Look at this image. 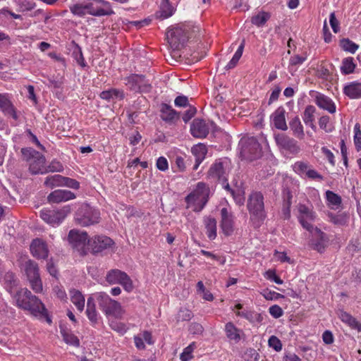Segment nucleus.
Returning a JSON list of instances; mask_svg holds the SVG:
<instances>
[{
    "mask_svg": "<svg viewBox=\"0 0 361 361\" xmlns=\"http://www.w3.org/2000/svg\"><path fill=\"white\" fill-rule=\"evenodd\" d=\"M13 298L18 307L29 311L35 317H47V310L44 303L27 288H20Z\"/></svg>",
    "mask_w": 361,
    "mask_h": 361,
    "instance_id": "1",
    "label": "nucleus"
},
{
    "mask_svg": "<svg viewBox=\"0 0 361 361\" xmlns=\"http://www.w3.org/2000/svg\"><path fill=\"white\" fill-rule=\"evenodd\" d=\"M194 28L195 27L190 23H180L168 28L166 39L173 51L184 47L188 39L192 37L191 33L195 32Z\"/></svg>",
    "mask_w": 361,
    "mask_h": 361,
    "instance_id": "2",
    "label": "nucleus"
},
{
    "mask_svg": "<svg viewBox=\"0 0 361 361\" xmlns=\"http://www.w3.org/2000/svg\"><path fill=\"white\" fill-rule=\"evenodd\" d=\"M247 207L253 225L256 228L259 227L267 217L263 195L260 192H252L249 195Z\"/></svg>",
    "mask_w": 361,
    "mask_h": 361,
    "instance_id": "3",
    "label": "nucleus"
},
{
    "mask_svg": "<svg viewBox=\"0 0 361 361\" xmlns=\"http://www.w3.org/2000/svg\"><path fill=\"white\" fill-rule=\"evenodd\" d=\"M209 186L203 182H199L195 189L185 197L186 207L192 208L195 212H201L209 200Z\"/></svg>",
    "mask_w": 361,
    "mask_h": 361,
    "instance_id": "4",
    "label": "nucleus"
},
{
    "mask_svg": "<svg viewBox=\"0 0 361 361\" xmlns=\"http://www.w3.org/2000/svg\"><path fill=\"white\" fill-rule=\"evenodd\" d=\"M21 153L23 160L27 162L31 174L47 173L46 158L42 154L30 147L22 148Z\"/></svg>",
    "mask_w": 361,
    "mask_h": 361,
    "instance_id": "5",
    "label": "nucleus"
},
{
    "mask_svg": "<svg viewBox=\"0 0 361 361\" xmlns=\"http://www.w3.org/2000/svg\"><path fill=\"white\" fill-rule=\"evenodd\" d=\"M94 297L99 308L106 317H122L123 310L121 304L116 300H113L107 293L104 292L97 293L94 294Z\"/></svg>",
    "mask_w": 361,
    "mask_h": 361,
    "instance_id": "6",
    "label": "nucleus"
},
{
    "mask_svg": "<svg viewBox=\"0 0 361 361\" xmlns=\"http://www.w3.org/2000/svg\"><path fill=\"white\" fill-rule=\"evenodd\" d=\"M238 145L243 159L252 161L260 157L262 155L260 145L254 137L245 136L242 137Z\"/></svg>",
    "mask_w": 361,
    "mask_h": 361,
    "instance_id": "7",
    "label": "nucleus"
},
{
    "mask_svg": "<svg viewBox=\"0 0 361 361\" xmlns=\"http://www.w3.org/2000/svg\"><path fill=\"white\" fill-rule=\"evenodd\" d=\"M99 212L87 204H82L75 214L76 224L81 226H89L99 221Z\"/></svg>",
    "mask_w": 361,
    "mask_h": 361,
    "instance_id": "8",
    "label": "nucleus"
},
{
    "mask_svg": "<svg viewBox=\"0 0 361 361\" xmlns=\"http://www.w3.org/2000/svg\"><path fill=\"white\" fill-rule=\"evenodd\" d=\"M24 270L32 290L36 293H42L43 285L38 264L35 261L29 259L24 264Z\"/></svg>",
    "mask_w": 361,
    "mask_h": 361,
    "instance_id": "9",
    "label": "nucleus"
},
{
    "mask_svg": "<svg viewBox=\"0 0 361 361\" xmlns=\"http://www.w3.org/2000/svg\"><path fill=\"white\" fill-rule=\"evenodd\" d=\"M230 171V164L227 160H216L210 167L208 175L210 178L218 179L222 181L223 184L226 183V188L230 190L228 183V176Z\"/></svg>",
    "mask_w": 361,
    "mask_h": 361,
    "instance_id": "10",
    "label": "nucleus"
},
{
    "mask_svg": "<svg viewBox=\"0 0 361 361\" xmlns=\"http://www.w3.org/2000/svg\"><path fill=\"white\" fill-rule=\"evenodd\" d=\"M71 213L69 205L64 206L60 209L50 210L44 209L40 211V217L52 226H59Z\"/></svg>",
    "mask_w": 361,
    "mask_h": 361,
    "instance_id": "11",
    "label": "nucleus"
},
{
    "mask_svg": "<svg viewBox=\"0 0 361 361\" xmlns=\"http://www.w3.org/2000/svg\"><path fill=\"white\" fill-rule=\"evenodd\" d=\"M106 281L111 285L120 284L123 289L130 293L133 289V284L130 276L119 269H111L106 274Z\"/></svg>",
    "mask_w": 361,
    "mask_h": 361,
    "instance_id": "12",
    "label": "nucleus"
},
{
    "mask_svg": "<svg viewBox=\"0 0 361 361\" xmlns=\"http://www.w3.org/2000/svg\"><path fill=\"white\" fill-rule=\"evenodd\" d=\"M297 217L301 226L309 232H312L314 229L312 223L316 219V214L312 207L300 203L297 206Z\"/></svg>",
    "mask_w": 361,
    "mask_h": 361,
    "instance_id": "13",
    "label": "nucleus"
},
{
    "mask_svg": "<svg viewBox=\"0 0 361 361\" xmlns=\"http://www.w3.org/2000/svg\"><path fill=\"white\" fill-rule=\"evenodd\" d=\"M274 139L279 149L286 150L290 154H296L300 151L298 142L286 134H277L275 135Z\"/></svg>",
    "mask_w": 361,
    "mask_h": 361,
    "instance_id": "14",
    "label": "nucleus"
},
{
    "mask_svg": "<svg viewBox=\"0 0 361 361\" xmlns=\"http://www.w3.org/2000/svg\"><path fill=\"white\" fill-rule=\"evenodd\" d=\"M114 241L106 235H97L88 240V245L93 253H99L111 248Z\"/></svg>",
    "mask_w": 361,
    "mask_h": 361,
    "instance_id": "15",
    "label": "nucleus"
},
{
    "mask_svg": "<svg viewBox=\"0 0 361 361\" xmlns=\"http://www.w3.org/2000/svg\"><path fill=\"white\" fill-rule=\"evenodd\" d=\"M30 252L32 256L37 259H47L49 255L47 243L39 238L34 239L32 241Z\"/></svg>",
    "mask_w": 361,
    "mask_h": 361,
    "instance_id": "16",
    "label": "nucleus"
},
{
    "mask_svg": "<svg viewBox=\"0 0 361 361\" xmlns=\"http://www.w3.org/2000/svg\"><path fill=\"white\" fill-rule=\"evenodd\" d=\"M313 97V95H312ZM315 104L324 110L327 111L330 114H334L336 110L335 103L329 97L318 92H314V95Z\"/></svg>",
    "mask_w": 361,
    "mask_h": 361,
    "instance_id": "17",
    "label": "nucleus"
},
{
    "mask_svg": "<svg viewBox=\"0 0 361 361\" xmlns=\"http://www.w3.org/2000/svg\"><path fill=\"white\" fill-rule=\"evenodd\" d=\"M190 132L195 137L204 138L209 134V128L204 121L195 118L191 123Z\"/></svg>",
    "mask_w": 361,
    "mask_h": 361,
    "instance_id": "18",
    "label": "nucleus"
},
{
    "mask_svg": "<svg viewBox=\"0 0 361 361\" xmlns=\"http://www.w3.org/2000/svg\"><path fill=\"white\" fill-rule=\"evenodd\" d=\"M0 110L5 116H11L16 121L18 119L16 109L10 101L8 94L6 93L0 94Z\"/></svg>",
    "mask_w": 361,
    "mask_h": 361,
    "instance_id": "19",
    "label": "nucleus"
},
{
    "mask_svg": "<svg viewBox=\"0 0 361 361\" xmlns=\"http://www.w3.org/2000/svg\"><path fill=\"white\" fill-rule=\"evenodd\" d=\"M75 198L73 192L67 190H56L51 192L47 197L49 203H60Z\"/></svg>",
    "mask_w": 361,
    "mask_h": 361,
    "instance_id": "20",
    "label": "nucleus"
},
{
    "mask_svg": "<svg viewBox=\"0 0 361 361\" xmlns=\"http://www.w3.org/2000/svg\"><path fill=\"white\" fill-rule=\"evenodd\" d=\"M221 227L226 235H231L233 232V216L226 208L221 210Z\"/></svg>",
    "mask_w": 361,
    "mask_h": 361,
    "instance_id": "21",
    "label": "nucleus"
},
{
    "mask_svg": "<svg viewBox=\"0 0 361 361\" xmlns=\"http://www.w3.org/2000/svg\"><path fill=\"white\" fill-rule=\"evenodd\" d=\"M68 240L75 247H83L89 240L86 232L72 229L68 233Z\"/></svg>",
    "mask_w": 361,
    "mask_h": 361,
    "instance_id": "22",
    "label": "nucleus"
},
{
    "mask_svg": "<svg viewBox=\"0 0 361 361\" xmlns=\"http://www.w3.org/2000/svg\"><path fill=\"white\" fill-rule=\"evenodd\" d=\"M86 314L91 324L93 326L98 324L102 319L99 313L96 309L94 299L92 297H89L87 298Z\"/></svg>",
    "mask_w": 361,
    "mask_h": 361,
    "instance_id": "23",
    "label": "nucleus"
},
{
    "mask_svg": "<svg viewBox=\"0 0 361 361\" xmlns=\"http://www.w3.org/2000/svg\"><path fill=\"white\" fill-rule=\"evenodd\" d=\"M286 110L283 106L278 107L275 111L271 114V119L274 126L279 130H287V124L286 121Z\"/></svg>",
    "mask_w": 361,
    "mask_h": 361,
    "instance_id": "24",
    "label": "nucleus"
},
{
    "mask_svg": "<svg viewBox=\"0 0 361 361\" xmlns=\"http://www.w3.org/2000/svg\"><path fill=\"white\" fill-rule=\"evenodd\" d=\"M343 93L351 99H357L361 98V82L353 81L347 83L343 87Z\"/></svg>",
    "mask_w": 361,
    "mask_h": 361,
    "instance_id": "25",
    "label": "nucleus"
},
{
    "mask_svg": "<svg viewBox=\"0 0 361 361\" xmlns=\"http://www.w3.org/2000/svg\"><path fill=\"white\" fill-rule=\"evenodd\" d=\"M191 152L195 157V164L193 166V169L197 170L200 164L205 159L207 153V146L202 143L195 145L192 147Z\"/></svg>",
    "mask_w": 361,
    "mask_h": 361,
    "instance_id": "26",
    "label": "nucleus"
},
{
    "mask_svg": "<svg viewBox=\"0 0 361 361\" xmlns=\"http://www.w3.org/2000/svg\"><path fill=\"white\" fill-rule=\"evenodd\" d=\"M338 318L350 328L361 331V324L357 321L350 314L342 310H339L337 312Z\"/></svg>",
    "mask_w": 361,
    "mask_h": 361,
    "instance_id": "27",
    "label": "nucleus"
},
{
    "mask_svg": "<svg viewBox=\"0 0 361 361\" xmlns=\"http://www.w3.org/2000/svg\"><path fill=\"white\" fill-rule=\"evenodd\" d=\"M315 112L316 108L312 105H308L306 106L302 114V120L304 123L314 130L316 129V126L314 123Z\"/></svg>",
    "mask_w": 361,
    "mask_h": 361,
    "instance_id": "28",
    "label": "nucleus"
},
{
    "mask_svg": "<svg viewBox=\"0 0 361 361\" xmlns=\"http://www.w3.org/2000/svg\"><path fill=\"white\" fill-rule=\"evenodd\" d=\"M290 128L293 131V134L297 138L302 140L305 137L304 128L301 121L298 116H295L289 123Z\"/></svg>",
    "mask_w": 361,
    "mask_h": 361,
    "instance_id": "29",
    "label": "nucleus"
},
{
    "mask_svg": "<svg viewBox=\"0 0 361 361\" xmlns=\"http://www.w3.org/2000/svg\"><path fill=\"white\" fill-rule=\"evenodd\" d=\"M206 234L210 240L216 237V221L214 218L207 216L204 219Z\"/></svg>",
    "mask_w": 361,
    "mask_h": 361,
    "instance_id": "30",
    "label": "nucleus"
},
{
    "mask_svg": "<svg viewBox=\"0 0 361 361\" xmlns=\"http://www.w3.org/2000/svg\"><path fill=\"white\" fill-rule=\"evenodd\" d=\"M160 112L161 118L166 122H171L177 117L176 111L167 104H161Z\"/></svg>",
    "mask_w": 361,
    "mask_h": 361,
    "instance_id": "31",
    "label": "nucleus"
},
{
    "mask_svg": "<svg viewBox=\"0 0 361 361\" xmlns=\"http://www.w3.org/2000/svg\"><path fill=\"white\" fill-rule=\"evenodd\" d=\"M71 300L75 305L77 310L82 312L85 307V297L84 295L77 290H72L70 291Z\"/></svg>",
    "mask_w": 361,
    "mask_h": 361,
    "instance_id": "32",
    "label": "nucleus"
},
{
    "mask_svg": "<svg viewBox=\"0 0 361 361\" xmlns=\"http://www.w3.org/2000/svg\"><path fill=\"white\" fill-rule=\"evenodd\" d=\"M225 331L226 336L231 341H233L235 343H238L240 340V332L238 329L232 322H228L225 326Z\"/></svg>",
    "mask_w": 361,
    "mask_h": 361,
    "instance_id": "33",
    "label": "nucleus"
},
{
    "mask_svg": "<svg viewBox=\"0 0 361 361\" xmlns=\"http://www.w3.org/2000/svg\"><path fill=\"white\" fill-rule=\"evenodd\" d=\"M237 316L243 317L250 322H261L262 317L260 314L251 310H242L235 312Z\"/></svg>",
    "mask_w": 361,
    "mask_h": 361,
    "instance_id": "34",
    "label": "nucleus"
},
{
    "mask_svg": "<svg viewBox=\"0 0 361 361\" xmlns=\"http://www.w3.org/2000/svg\"><path fill=\"white\" fill-rule=\"evenodd\" d=\"M307 59V56L294 55L290 57L288 64V71L293 75L298 70L300 65L302 64Z\"/></svg>",
    "mask_w": 361,
    "mask_h": 361,
    "instance_id": "35",
    "label": "nucleus"
},
{
    "mask_svg": "<svg viewBox=\"0 0 361 361\" xmlns=\"http://www.w3.org/2000/svg\"><path fill=\"white\" fill-rule=\"evenodd\" d=\"M64 176L61 175L56 174L53 176H49L45 178L44 185L47 187L54 188L63 186Z\"/></svg>",
    "mask_w": 361,
    "mask_h": 361,
    "instance_id": "36",
    "label": "nucleus"
},
{
    "mask_svg": "<svg viewBox=\"0 0 361 361\" xmlns=\"http://www.w3.org/2000/svg\"><path fill=\"white\" fill-rule=\"evenodd\" d=\"M126 85L128 87V88L137 92V90H139L138 86L140 83L142 81V75H131L128 77L126 79Z\"/></svg>",
    "mask_w": 361,
    "mask_h": 361,
    "instance_id": "37",
    "label": "nucleus"
},
{
    "mask_svg": "<svg viewBox=\"0 0 361 361\" xmlns=\"http://www.w3.org/2000/svg\"><path fill=\"white\" fill-rule=\"evenodd\" d=\"M85 12L86 14L90 15L92 16H111V12H108L107 11L102 10V8H97L94 6L92 3H87L85 4Z\"/></svg>",
    "mask_w": 361,
    "mask_h": 361,
    "instance_id": "38",
    "label": "nucleus"
},
{
    "mask_svg": "<svg viewBox=\"0 0 361 361\" xmlns=\"http://www.w3.org/2000/svg\"><path fill=\"white\" fill-rule=\"evenodd\" d=\"M61 334L63 337V340L69 345L78 347L80 345V341L76 336H75L72 332L67 331L66 329H61Z\"/></svg>",
    "mask_w": 361,
    "mask_h": 361,
    "instance_id": "39",
    "label": "nucleus"
},
{
    "mask_svg": "<svg viewBox=\"0 0 361 361\" xmlns=\"http://www.w3.org/2000/svg\"><path fill=\"white\" fill-rule=\"evenodd\" d=\"M4 284L6 290L12 294V289L18 286V281L12 272L5 274L4 278Z\"/></svg>",
    "mask_w": 361,
    "mask_h": 361,
    "instance_id": "40",
    "label": "nucleus"
},
{
    "mask_svg": "<svg viewBox=\"0 0 361 361\" xmlns=\"http://www.w3.org/2000/svg\"><path fill=\"white\" fill-rule=\"evenodd\" d=\"M356 67L353 61V58L348 57L343 60L341 67V71L345 75L350 74L354 72Z\"/></svg>",
    "mask_w": 361,
    "mask_h": 361,
    "instance_id": "41",
    "label": "nucleus"
},
{
    "mask_svg": "<svg viewBox=\"0 0 361 361\" xmlns=\"http://www.w3.org/2000/svg\"><path fill=\"white\" fill-rule=\"evenodd\" d=\"M161 16L164 18L171 17L174 12V8L169 2V0H161L160 4Z\"/></svg>",
    "mask_w": 361,
    "mask_h": 361,
    "instance_id": "42",
    "label": "nucleus"
},
{
    "mask_svg": "<svg viewBox=\"0 0 361 361\" xmlns=\"http://www.w3.org/2000/svg\"><path fill=\"white\" fill-rule=\"evenodd\" d=\"M269 18L270 15L268 13L262 11L252 17L251 23L257 27H262L267 23Z\"/></svg>",
    "mask_w": 361,
    "mask_h": 361,
    "instance_id": "43",
    "label": "nucleus"
},
{
    "mask_svg": "<svg viewBox=\"0 0 361 361\" xmlns=\"http://www.w3.org/2000/svg\"><path fill=\"white\" fill-rule=\"evenodd\" d=\"M244 47H245V41L243 40L241 42V44H240V46L238 47V49L236 50V51L234 54L231 60L226 65V68L231 69V68H233L236 66L239 59L242 56Z\"/></svg>",
    "mask_w": 361,
    "mask_h": 361,
    "instance_id": "44",
    "label": "nucleus"
},
{
    "mask_svg": "<svg viewBox=\"0 0 361 361\" xmlns=\"http://www.w3.org/2000/svg\"><path fill=\"white\" fill-rule=\"evenodd\" d=\"M100 97L102 99L110 100L111 99L114 98H123V93L122 91H120L116 89H110L109 90L103 91L100 93Z\"/></svg>",
    "mask_w": 361,
    "mask_h": 361,
    "instance_id": "45",
    "label": "nucleus"
},
{
    "mask_svg": "<svg viewBox=\"0 0 361 361\" xmlns=\"http://www.w3.org/2000/svg\"><path fill=\"white\" fill-rule=\"evenodd\" d=\"M310 168V165L304 161H296L293 166V171L302 178L305 177Z\"/></svg>",
    "mask_w": 361,
    "mask_h": 361,
    "instance_id": "46",
    "label": "nucleus"
},
{
    "mask_svg": "<svg viewBox=\"0 0 361 361\" xmlns=\"http://www.w3.org/2000/svg\"><path fill=\"white\" fill-rule=\"evenodd\" d=\"M70 11L74 16L82 18L86 16L85 4L77 3L69 6Z\"/></svg>",
    "mask_w": 361,
    "mask_h": 361,
    "instance_id": "47",
    "label": "nucleus"
},
{
    "mask_svg": "<svg viewBox=\"0 0 361 361\" xmlns=\"http://www.w3.org/2000/svg\"><path fill=\"white\" fill-rule=\"evenodd\" d=\"M196 348V343L195 342L191 343L188 346L183 349V353L180 355L181 361H189L192 358V353Z\"/></svg>",
    "mask_w": 361,
    "mask_h": 361,
    "instance_id": "48",
    "label": "nucleus"
},
{
    "mask_svg": "<svg viewBox=\"0 0 361 361\" xmlns=\"http://www.w3.org/2000/svg\"><path fill=\"white\" fill-rule=\"evenodd\" d=\"M286 192V196L284 197V209L283 214L286 219H288L290 216V207L291 205V200L293 195L290 190H284V193Z\"/></svg>",
    "mask_w": 361,
    "mask_h": 361,
    "instance_id": "49",
    "label": "nucleus"
},
{
    "mask_svg": "<svg viewBox=\"0 0 361 361\" xmlns=\"http://www.w3.org/2000/svg\"><path fill=\"white\" fill-rule=\"evenodd\" d=\"M341 47L343 50L354 54L358 49L359 46L348 39H344L341 42Z\"/></svg>",
    "mask_w": 361,
    "mask_h": 361,
    "instance_id": "50",
    "label": "nucleus"
},
{
    "mask_svg": "<svg viewBox=\"0 0 361 361\" xmlns=\"http://www.w3.org/2000/svg\"><path fill=\"white\" fill-rule=\"evenodd\" d=\"M193 317L192 312L186 309L181 308L176 315L177 322L190 321Z\"/></svg>",
    "mask_w": 361,
    "mask_h": 361,
    "instance_id": "51",
    "label": "nucleus"
},
{
    "mask_svg": "<svg viewBox=\"0 0 361 361\" xmlns=\"http://www.w3.org/2000/svg\"><path fill=\"white\" fill-rule=\"evenodd\" d=\"M47 173L49 172H62L63 171V164L56 160L51 161L48 166H45Z\"/></svg>",
    "mask_w": 361,
    "mask_h": 361,
    "instance_id": "52",
    "label": "nucleus"
},
{
    "mask_svg": "<svg viewBox=\"0 0 361 361\" xmlns=\"http://www.w3.org/2000/svg\"><path fill=\"white\" fill-rule=\"evenodd\" d=\"M326 200L333 206L338 207L341 204V198L339 195L332 191L328 190L326 192Z\"/></svg>",
    "mask_w": 361,
    "mask_h": 361,
    "instance_id": "53",
    "label": "nucleus"
},
{
    "mask_svg": "<svg viewBox=\"0 0 361 361\" xmlns=\"http://www.w3.org/2000/svg\"><path fill=\"white\" fill-rule=\"evenodd\" d=\"M261 294L262 296L267 300H276L280 298H283L284 295H281L279 293H276L273 290H270L269 289L264 290Z\"/></svg>",
    "mask_w": 361,
    "mask_h": 361,
    "instance_id": "54",
    "label": "nucleus"
},
{
    "mask_svg": "<svg viewBox=\"0 0 361 361\" xmlns=\"http://www.w3.org/2000/svg\"><path fill=\"white\" fill-rule=\"evenodd\" d=\"M200 253L206 256L207 257L211 258L213 260L218 262L220 264L224 265L226 263V257L224 256L217 255L213 252L201 250Z\"/></svg>",
    "mask_w": 361,
    "mask_h": 361,
    "instance_id": "55",
    "label": "nucleus"
},
{
    "mask_svg": "<svg viewBox=\"0 0 361 361\" xmlns=\"http://www.w3.org/2000/svg\"><path fill=\"white\" fill-rule=\"evenodd\" d=\"M354 144L357 151L361 150V130L359 123H356L354 126Z\"/></svg>",
    "mask_w": 361,
    "mask_h": 361,
    "instance_id": "56",
    "label": "nucleus"
},
{
    "mask_svg": "<svg viewBox=\"0 0 361 361\" xmlns=\"http://www.w3.org/2000/svg\"><path fill=\"white\" fill-rule=\"evenodd\" d=\"M269 347L274 349L276 352H279L282 349L281 341L275 336H271L268 341Z\"/></svg>",
    "mask_w": 361,
    "mask_h": 361,
    "instance_id": "57",
    "label": "nucleus"
},
{
    "mask_svg": "<svg viewBox=\"0 0 361 361\" xmlns=\"http://www.w3.org/2000/svg\"><path fill=\"white\" fill-rule=\"evenodd\" d=\"M274 257L281 262H288L289 264H292L293 261L290 259L289 257H288L286 252H279L277 250L274 251Z\"/></svg>",
    "mask_w": 361,
    "mask_h": 361,
    "instance_id": "58",
    "label": "nucleus"
},
{
    "mask_svg": "<svg viewBox=\"0 0 361 361\" xmlns=\"http://www.w3.org/2000/svg\"><path fill=\"white\" fill-rule=\"evenodd\" d=\"M269 312L274 318L276 319L281 317L283 314L282 308L277 305L271 306L269 309Z\"/></svg>",
    "mask_w": 361,
    "mask_h": 361,
    "instance_id": "59",
    "label": "nucleus"
},
{
    "mask_svg": "<svg viewBox=\"0 0 361 361\" xmlns=\"http://www.w3.org/2000/svg\"><path fill=\"white\" fill-rule=\"evenodd\" d=\"M63 186L78 190L80 188V183L75 179L64 177Z\"/></svg>",
    "mask_w": 361,
    "mask_h": 361,
    "instance_id": "60",
    "label": "nucleus"
},
{
    "mask_svg": "<svg viewBox=\"0 0 361 361\" xmlns=\"http://www.w3.org/2000/svg\"><path fill=\"white\" fill-rule=\"evenodd\" d=\"M329 23H330V25H331L333 31L335 33L338 32L339 30H340L339 23H338V20L336 18V15H335L334 12H332V13H330V16H329Z\"/></svg>",
    "mask_w": 361,
    "mask_h": 361,
    "instance_id": "61",
    "label": "nucleus"
},
{
    "mask_svg": "<svg viewBox=\"0 0 361 361\" xmlns=\"http://www.w3.org/2000/svg\"><path fill=\"white\" fill-rule=\"evenodd\" d=\"M156 166L161 171H165L169 169L168 161L164 157H160L157 159Z\"/></svg>",
    "mask_w": 361,
    "mask_h": 361,
    "instance_id": "62",
    "label": "nucleus"
},
{
    "mask_svg": "<svg viewBox=\"0 0 361 361\" xmlns=\"http://www.w3.org/2000/svg\"><path fill=\"white\" fill-rule=\"evenodd\" d=\"M266 277L274 281L277 284H282L283 283V280L280 279L279 276H278L276 274V271L274 270L269 269L266 272Z\"/></svg>",
    "mask_w": 361,
    "mask_h": 361,
    "instance_id": "63",
    "label": "nucleus"
},
{
    "mask_svg": "<svg viewBox=\"0 0 361 361\" xmlns=\"http://www.w3.org/2000/svg\"><path fill=\"white\" fill-rule=\"evenodd\" d=\"M110 326L113 330H114L121 334H125L127 331V329H126L125 324L123 323H121V322H112L110 324Z\"/></svg>",
    "mask_w": 361,
    "mask_h": 361,
    "instance_id": "64",
    "label": "nucleus"
}]
</instances>
